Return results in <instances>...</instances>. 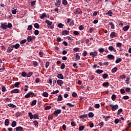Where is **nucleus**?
I'll list each match as a JSON object with an SVG mask.
<instances>
[{
	"mask_svg": "<svg viewBox=\"0 0 131 131\" xmlns=\"http://www.w3.org/2000/svg\"><path fill=\"white\" fill-rule=\"evenodd\" d=\"M110 106L111 107L112 111H115L117 109H118V105L110 104Z\"/></svg>",
	"mask_w": 131,
	"mask_h": 131,
	"instance_id": "1",
	"label": "nucleus"
},
{
	"mask_svg": "<svg viewBox=\"0 0 131 131\" xmlns=\"http://www.w3.org/2000/svg\"><path fill=\"white\" fill-rule=\"evenodd\" d=\"M2 29L4 30L8 29V26L6 25V24H1V26H0Z\"/></svg>",
	"mask_w": 131,
	"mask_h": 131,
	"instance_id": "2",
	"label": "nucleus"
},
{
	"mask_svg": "<svg viewBox=\"0 0 131 131\" xmlns=\"http://www.w3.org/2000/svg\"><path fill=\"white\" fill-rule=\"evenodd\" d=\"M61 110H57L54 111V114L56 117L58 116V114H60L61 113Z\"/></svg>",
	"mask_w": 131,
	"mask_h": 131,
	"instance_id": "3",
	"label": "nucleus"
},
{
	"mask_svg": "<svg viewBox=\"0 0 131 131\" xmlns=\"http://www.w3.org/2000/svg\"><path fill=\"white\" fill-rule=\"evenodd\" d=\"M55 5L57 8H59L61 6V0H57Z\"/></svg>",
	"mask_w": 131,
	"mask_h": 131,
	"instance_id": "4",
	"label": "nucleus"
},
{
	"mask_svg": "<svg viewBox=\"0 0 131 131\" xmlns=\"http://www.w3.org/2000/svg\"><path fill=\"white\" fill-rule=\"evenodd\" d=\"M13 49H14V45H12L11 46H10L9 47H8L7 52L8 53H11V52H12V50Z\"/></svg>",
	"mask_w": 131,
	"mask_h": 131,
	"instance_id": "5",
	"label": "nucleus"
},
{
	"mask_svg": "<svg viewBox=\"0 0 131 131\" xmlns=\"http://www.w3.org/2000/svg\"><path fill=\"white\" fill-rule=\"evenodd\" d=\"M97 55H98V53L96 51L90 53V55L92 56L93 58H95V57L97 56Z\"/></svg>",
	"mask_w": 131,
	"mask_h": 131,
	"instance_id": "6",
	"label": "nucleus"
},
{
	"mask_svg": "<svg viewBox=\"0 0 131 131\" xmlns=\"http://www.w3.org/2000/svg\"><path fill=\"white\" fill-rule=\"evenodd\" d=\"M19 93V90L18 89H14L11 91V94H18Z\"/></svg>",
	"mask_w": 131,
	"mask_h": 131,
	"instance_id": "7",
	"label": "nucleus"
},
{
	"mask_svg": "<svg viewBox=\"0 0 131 131\" xmlns=\"http://www.w3.org/2000/svg\"><path fill=\"white\" fill-rule=\"evenodd\" d=\"M32 94H33L32 92H30L28 93L27 94L25 95V98H26V99H28V98H29V97H30V96H31Z\"/></svg>",
	"mask_w": 131,
	"mask_h": 131,
	"instance_id": "8",
	"label": "nucleus"
},
{
	"mask_svg": "<svg viewBox=\"0 0 131 131\" xmlns=\"http://www.w3.org/2000/svg\"><path fill=\"white\" fill-rule=\"evenodd\" d=\"M69 31L64 30L62 31V35H67V34H69Z\"/></svg>",
	"mask_w": 131,
	"mask_h": 131,
	"instance_id": "9",
	"label": "nucleus"
},
{
	"mask_svg": "<svg viewBox=\"0 0 131 131\" xmlns=\"http://www.w3.org/2000/svg\"><path fill=\"white\" fill-rule=\"evenodd\" d=\"M57 84L58 85H60V86H62V84H63V81L61 80H58L57 81Z\"/></svg>",
	"mask_w": 131,
	"mask_h": 131,
	"instance_id": "10",
	"label": "nucleus"
},
{
	"mask_svg": "<svg viewBox=\"0 0 131 131\" xmlns=\"http://www.w3.org/2000/svg\"><path fill=\"white\" fill-rule=\"evenodd\" d=\"M15 130L16 131H21V130H23V127H21V126H18V127H17L16 128H15Z\"/></svg>",
	"mask_w": 131,
	"mask_h": 131,
	"instance_id": "11",
	"label": "nucleus"
},
{
	"mask_svg": "<svg viewBox=\"0 0 131 131\" xmlns=\"http://www.w3.org/2000/svg\"><path fill=\"white\" fill-rule=\"evenodd\" d=\"M109 51H114V52H116V50L114 49V47L113 46H110L108 47Z\"/></svg>",
	"mask_w": 131,
	"mask_h": 131,
	"instance_id": "12",
	"label": "nucleus"
},
{
	"mask_svg": "<svg viewBox=\"0 0 131 131\" xmlns=\"http://www.w3.org/2000/svg\"><path fill=\"white\" fill-rule=\"evenodd\" d=\"M129 28V26H126L123 27V30H124V31H127Z\"/></svg>",
	"mask_w": 131,
	"mask_h": 131,
	"instance_id": "13",
	"label": "nucleus"
},
{
	"mask_svg": "<svg viewBox=\"0 0 131 131\" xmlns=\"http://www.w3.org/2000/svg\"><path fill=\"white\" fill-rule=\"evenodd\" d=\"M58 78L60 79H64V77H63V75L62 74H59L57 75Z\"/></svg>",
	"mask_w": 131,
	"mask_h": 131,
	"instance_id": "14",
	"label": "nucleus"
},
{
	"mask_svg": "<svg viewBox=\"0 0 131 131\" xmlns=\"http://www.w3.org/2000/svg\"><path fill=\"white\" fill-rule=\"evenodd\" d=\"M103 72H104V71L102 70H97L96 71V73H98V74H101V73H103Z\"/></svg>",
	"mask_w": 131,
	"mask_h": 131,
	"instance_id": "15",
	"label": "nucleus"
},
{
	"mask_svg": "<svg viewBox=\"0 0 131 131\" xmlns=\"http://www.w3.org/2000/svg\"><path fill=\"white\" fill-rule=\"evenodd\" d=\"M45 17H47V14H46V13H42L41 15L40 16V19H43Z\"/></svg>",
	"mask_w": 131,
	"mask_h": 131,
	"instance_id": "16",
	"label": "nucleus"
},
{
	"mask_svg": "<svg viewBox=\"0 0 131 131\" xmlns=\"http://www.w3.org/2000/svg\"><path fill=\"white\" fill-rule=\"evenodd\" d=\"M109 24H110V25L111 26V29H114V28H115V26H114V24H113V23L110 22V23H109Z\"/></svg>",
	"mask_w": 131,
	"mask_h": 131,
	"instance_id": "17",
	"label": "nucleus"
},
{
	"mask_svg": "<svg viewBox=\"0 0 131 131\" xmlns=\"http://www.w3.org/2000/svg\"><path fill=\"white\" fill-rule=\"evenodd\" d=\"M88 117V115H82L79 117V118H86Z\"/></svg>",
	"mask_w": 131,
	"mask_h": 131,
	"instance_id": "18",
	"label": "nucleus"
},
{
	"mask_svg": "<svg viewBox=\"0 0 131 131\" xmlns=\"http://www.w3.org/2000/svg\"><path fill=\"white\" fill-rule=\"evenodd\" d=\"M16 125H17V122H16V121H13L11 124V126H12V127H15Z\"/></svg>",
	"mask_w": 131,
	"mask_h": 131,
	"instance_id": "19",
	"label": "nucleus"
},
{
	"mask_svg": "<svg viewBox=\"0 0 131 131\" xmlns=\"http://www.w3.org/2000/svg\"><path fill=\"white\" fill-rule=\"evenodd\" d=\"M8 106H9V107H10L11 108H16V105H15L12 103L8 104Z\"/></svg>",
	"mask_w": 131,
	"mask_h": 131,
	"instance_id": "20",
	"label": "nucleus"
},
{
	"mask_svg": "<svg viewBox=\"0 0 131 131\" xmlns=\"http://www.w3.org/2000/svg\"><path fill=\"white\" fill-rule=\"evenodd\" d=\"M14 48L17 50V49H19L20 48V45L19 43H16L14 46Z\"/></svg>",
	"mask_w": 131,
	"mask_h": 131,
	"instance_id": "21",
	"label": "nucleus"
},
{
	"mask_svg": "<svg viewBox=\"0 0 131 131\" xmlns=\"http://www.w3.org/2000/svg\"><path fill=\"white\" fill-rule=\"evenodd\" d=\"M110 36L111 37H112V38H114V37H115V32H112L110 34Z\"/></svg>",
	"mask_w": 131,
	"mask_h": 131,
	"instance_id": "22",
	"label": "nucleus"
},
{
	"mask_svg": "<svg viewBox=\"0 0 131 131\" xmlns=\"http://www.w3.org/2000/svg\"><path fill=\"white\" fill-rule=\"evenodd\" d=\"M107 58H108V59H114V56H113V55L110 54L107 55Z\"/></svg>",
	"mask_w": 131,
	"mask_h": 131,
	"instance_id": "23",
	"label": "nucleus"
},
{
	"mask_svg": "<svg viewBox=\"0 0 131 131\" xmlns=\"http://www.w3.org/2000/svg\"><path fill=\"white\" fill-rule=\"evenodd\" d=\"M46 23H47V24H48V25H52L53 22L50 21L49 20H46Z\"/></svg>",
	"mask_w": 131,
	"mask_h": 131,
	"instance_id": "24",
	"label": "nucleus"
},
{
	"mask_svg": "<svg viewBox=\"0 0 131 131\" xmlns=\"http://www.w3.org/2000/svg\"><path fill=\"white\" fill-rule=\"evenodd\" d=\"M116 71H117V68H116V67L114 68L112 70V73H115V72H116Z\"/></svg>",
	"mask_w": 131,
	"mask_h": 131,
	"instance_id": "25",
	"label": "nucleus"
},
{
	"mask_svg": "<svg viewBox=\"0 0 131 131\" xmlns=\"http://www.w3.org/2000/svg\"><path fill=\"white\" fill-rule=\"evenodd\" d=\"M34 27H35V28H36L37 29L39 28V25L37 23H35L34 25Z\"/></svg>",
	"mask_w": 131,
	"mask_h": 131,
	"instance_id": "26",
	"label": "nucleus"
},
{
	"mask_svg": "<svg viewBox=\"0 0 131 131\" xmlns=\"http://www.w3.org/2000/svg\"><path fill=\"white\" fill-rule=\"evenodd\" d=\"M33 118H34V119H39L38 115V114H34L33 115Z\"/></svg>",
	"mask_w": 131,
	"mask_h": 131,
	"instance_id": "27",
	"label": "nucleus"
},
{
	"mask_svg": "<svg viewBox=\"0 0 131 131\" xmlns=\"http://www.w3.org/2000/svg\"><path fill=\"white\" fill-rule=\"evenodd\" d=\"M62 95L60 94L58 97L57 101H62Z\"/></svg>",
	"mask_w": 131,
	"mask_h": 131,
	"instance_id": "28",
	"label": "nucleus"
},
{
	"mask_svg": "<svg viewBox=\"0 0 131 131\" xmlns=\"http://www.w3.org/2000/svg\"><path fill=\"white\" fill-rule=\"evenodd\" d=\"M103 78L104 79H106V78H108V74H107L106 73L105 74H104L103 75V76H102Z\"/></svg>",
	"mask_w": 131,
	"mask_h": 131,
	"instance_id": "29",
	"label": "nucleus"
},
{
	"mask_svg": "<svg viewBox=\"0 0 131 131\" xmlns=\"http://www.w3.org/2000/svg\"><path fill=\"white\" fill-rule=\"evenodd\" d=\"M27 40L28 42L31 41L32 40V37H31V36H29L27 38Z\"/></svg>",
	"mask_w": 131,
	"mask_h": 131,
	"instance_id": "30",
	"label": "nucleus"
},
{
	"mask_svg": "<svg viewBox=\"0 0 131 131\" xmlns=\"http://www.w3.org/2000/svg\"><path fill=\"white\" fill-rule=\"evenodd\" d=\"M17 13V9H14V8H13L12 9V13L13 14H15Z\"/></svg>",
	"mask_w": 131,
	"mask_h": 131,
	"instance_id": "31",
	"label": "nucleus"
},
{
	"mask_svg": "<svg viewBox=\"0 0 131 131\" xmlns=\"http://www.w3.org/2000/svg\"><path fill=\"white\" fill-rule=\"evenodd\" d=\"M121 60H121V58H118V59H116V63L117 64H118V63L121 62Z\"/></svg>",
	"mask_w": 131,
	"mask_h": 131,
	"instance_id": "32",
	"label": "nucleus"
},
{
	"mask_svg": "<svg viewBox=\"0 0 131 131\" xmlns=\"http://www.w3.org/2000/svg\"><path fill=\"white\" fill-rule=\"evenodd\" d=\"M9 119H6V120H5V125H6V126L9 125Z\"/></svg>",
	"mask_w": 131,
	"mask_h": 131,
	"instance_id": "33",
	"label": "nucleus"
},
{
	"mask_svg": "<svg viewBox=\"0 0 131 131\" xmlns=\"http://www.w3.org/2000/svg\"><path fill=\"white\" fill-rule=\"evenodd\" d=\"M62 4L64 5V6H67L68 3L67 2V0H63Z\"/></svg>",
	"mask_w": 131,
	"mask_h": 131,
	"instance_id": "34",
	"label": "nucleus"
},
{
	"mask_svg": "<svg viewBox=\"0 0 131 131\" xmlns=\"http://www.w3.org/2000/svg\"><path fill=\"white\" fill-rule=\"evenodd\" d=\"M34 33L35 35H38V34H39V31L37 30H36L34 31Z\"/></svg>",
	"mask_w": 131,
	"mask_h": 131,
	"instance_id": "35",
	"label": "nucleus"
},
{
	"mask_svg": "<svg viewBox=\"0 0 131 131\" xmlns=\"http://www.w3.org/2000/svg\"><path fill=\"white\" fill-rule=\"evenodd\" d=\"M125 77H126L125 75H123L120 76L119 77V78L120 79H123V78H125Z\"/></svg>",
	"mask_w": 131,
	"mask_h": 131,
	"instance_id": "36",
	"label": "nucleus"
},
{
	"mask_svg": "<svg viewBox=\"0 0 131 131\" xmlns=\"http://www.w3.org/2000/svg\"><path fill=\"white\" fill-rule=\"evenodd\" d=\"M63 26H64V25H62V23H60L57 25V27H59V28H63Z\"/></svg>",
	"mask_w": 131,
	"mask_h": 131,
	"instance_id": "37",
	"label": "nucleus"
},
{
	"mask_svg": "<svg viewBox=\"0 0 131 131\" xmlns=\"http://www.w3.org/2000/svg\"><path fill=\"white\" fill-rule=\"evenodd\" d=\"M19 85H20V82H17L15 83V84H14V86L15 88H18V86H19Z\"/></svg>",
	"mask_w": 131,
	"mask_h": 131,
	"instance_id": "38",
	"label": "nucleus"
},
{
	"mask_svg": "<svg viewBox=\"0 0 131 131\" xmlns=\"http://www.w3.org/2000/svg\"><path fill=\"white\" fill-rule=\"evenodd\" d=\"M116 99V95L114 94L112 96V99L113 100V101H115Z\"/></svg>",
	"mask_w": 131,
	"mask_h": 131,
	"instance_id": "39",
	"label": "nucleus"
},
{
	"mask_svg": "<svg viewBox=\"0 0 131 131\" xmlns=\"http://www.w3.org/2000/svg\"><path fill=\"white\" fill-rule=\"evenodd\" d=\"M102 85H103V86H107V85H109V82H104L102 84Z\"/></svg>",
	"mask_w": 131,
	"mask_h": 131,
	"instance_id": "40",
	"label": "nucleus"
},
{
	"mask_svg": "<svg viewBox=\"0 0 131 131\" xmlns=\"http://www.w3.org/2000/svg\"><path fill=\"white\" fill-rule=\"evenodd\" d=\"M29 116H30V119H33V115H32V113H29Z\"/></svg>",
	"mask_w": 131,
	"mask_h": 131,
	"instance_id": "41",
	"label": "nucleus"
},
{
	"mask_svg": "<svg viewBox=\"0 0 131 131\" xmlns=\"http://www.w3.org/2000/svg\"><path fill=\"white\" fill-rule=\"evenodd\" d=\"M49 95V94L47 92H43V97H45L46 98H47L48 96Z\"/></svg>",
	"mask_w": 131,
	"mask_h": 131,
	"instance_id": "42",
	"label": "nucleus"
},
{
	"mask_svg": "<svg viewBox=\"0 0 131 131\" xmlns=\"http://www.w3.org/2000/svg\"><path fill=\"white\" fill-rule=\"evenodd\" d=\"M52 108L51 106H47L45 107V110H50Z\"/></svg>",
	"mask_w": 131,
	"mask_h": 131,
	"instance_id": "43",
	"label": "nucleus"
},
{
	"mask_svg": "<svg viewBox=\"0 0 131 131\" xmlns=\"http://www.w3.org/2000/svg\"><path fill=\"white\" fill-rule=\"evenodd\" d=\"M125 81H126V83H127V84H128V83H129V77H127L126 78Z\"/></svg>",
	"mask_w": 131,
	"mask_h": 131,
	"instance_id": "44",
	"label": "nucleus"
},
{
	"mask_svg": "<svg viewBox=\"0 0 131 131\" xmlns=\"http://www.w3.org/2000/svg\"><path fill=\"white\" fill-rule=\"evenodd\" d=\"M121 46H122V44L120 42L117 43V48H121Z\"/></svg>",
	"mask_w": 131,
	"mask_h": 131,
	"instance_id": "45",
	"label": "nucleus"
},
{
	"mask_svg": "<svg viewBox=\"0 0 131 131\" xmlns=\"http://www.w3.org/2000/svg\"><path fill=\"white\" fill-rule=\"evenodd\" d=\"M76 12L78 14H82V11L79 9H77Z\"/></svg>",
	"mask_w": 131,
	"mask_h": 131,
	"instance_id": "46",
	"label": "nucleus"
},
{
	"mask_svg": "<svg viewBox=\"0 0 131 131\" xmlns=\"http://www.w3.org/2000/svg\"><path fill=\"white\" fill-rule=\"evenodd\" d=\"M123 110L122 108H120L119 109L118 111V113H117V115H120V113H121V112H122Z\"/></svg>",
	"mask_w": 131,
	"mask_h": 131,
	"instance_id": "47",
	"label": "nucleus"
},
{
	"mask_svg": "<svg viewBox=\"0 0 131 131\" xmlns=\"http://www.w3.org/2000/svg\"><path fill=\"white\" fill-rule=\"evenodd\" d=\"M27 76V74H26V73L25 72H22L21 76H23V77H25Z\"/></svg>",
	"mask_w": 131,
	"mask_h": 131,
	"instance_id": "48",
	"label": "nucleus"
},
{
	"mask_svg": "<svg viewBox=\"0 0 131 131\" xmlns=\"http://www.w3.org/2000/svg\"><path fill=\"white\" fill-rule=\"evenodd\" d=\"M33 74V73H32V72L28 73V74L27 75V77H30L31 76V75H32Z\"/></svg>",
	"mask_w": 131,
	"mask_h": 131,
	"instance_id": "49",
	"label": "nucleus"
},
{
	"mask_svg": "<svg viewBox=\"0 0 131 131\" xmlns=\"http://www.w3.org/2000/svg\"><path fill=\"white\" fill-rule=\"evenodd\" d=\"M123 99L124 100H128V99H129V97H128V96H124L123 97Z\"/></svg>",
	"mask_w": 131,
	"mask_h": 131,
	"instance_id": "50",
	"label": "nucleus"
},
{
	"mask_svg": "<svg viewBox=\"0 0 131 131\" xmlns=\"http://www.w3.org/2000/svg\"><path fill=\"white\" fill-rule=\"evenodd\" d=\"M49 66H50V62L47 61L46 63V66H45L46 68H48V67H49Z\"/></svg>",
	"mask_w": 131,
	"mask_h": 131,
	"instance_id": "51",
	"label": "nucleus"
},
{
	"mask_svg": "<svg viewBox=\"0 0 131 131\" xmlns=\"http://www.w3.org/2000/svg\"><path fill=\"white\" fill-rule=\"evenodd\" d=\"M33 65H34V66L35 67H36L37 66V65H38V62H37V61H33Z\"/></svg>",
	"mask_w": 131,
	"mask_h": 131,
	"instance_id": "52",
	"label": "nucleus"
},
{
	"mask_svg": "<svg viewBox=\"0 0 131 131\" xmlns=\"http://www.w3.org/2000/svg\"><path fill=\"white\" fill-rule=\"evenodd\" d=\"M61 69H65V64L62 63L60 67Z\"/></svg>",
	"mask_w": 131,
	"mask_h": 131,
	"instance_id": "53",
	"label": "nucleus"
},
{
	"mask_svg": "<svg viewBox=\"0 0 131 131\" xmlns=\"http://www.w3.org/2000/svg\"><path fill=\"white\" fill-rule=\"evenodd\" d=\"M76 60H79V59H80V56H79L77 53L76 54Z\"/></svg>",
	"mask_w": 131,
	"mask_h": 131,
	"instance_id": "54",
	"label": "nucleus"
},
{
	"mask_svg": "<svg viewBox=\"0 0 131 131\" xmlns=\"http://www.w3.org/2000/svg\"><path fill=\"white\" fill-rule=\"evenodd\" d=\"M89 117H90V118H92L94 116V113H89Z\"/></svg>",
	"mask_w": 131,
	"mask_h": 131,
	"instance_id": "55",
	"label": "nucleus"
},
{
	"mask_svg": "<svg viewBox=\"0 0 131 131\" xmlns=\"http://www.w3.org/2000/svg\"><path fill=\"white\" fill-rule=\"evenodd\" d=\"M84 129V126H81L79 127V130H83Z\"/></svg>",
	"mask_w": 131,
	"mask_h": 131,
	"instance_id": "56",
	"label": "nucleus"
},
{
	"mask_svg": "<svg viewBox=\"0 0 131 131\" xmlns=\"http://www.w3.org/2000/svg\"><path fill=\"white\" fill-rule=\"evenodd\" d=\"M104 51L105 50L104 49V48H100L99 49V52L100 53H103Z\"/></svg>",
	"mask_w": 131,
	"mask_h": 131,
	"instance_id": "57",
	"label": "nucleus"
},
{
	"mask_svg": "<svg viewBox=\"0 0 131 131\" xmlns=\"http://www.w3.org/2000/svg\"><path fill=\"white\" fill-rule=\"evenodd\" d=\"M39 81H40V79L39 78H36V79H35L36 83H38V82H39Z\"/></svg>",
	"mask_w": 131,
	"mask_h": 131,
	"instance_id": "58",
	"label": "nucleus"
},
{
	"mask_svg": "<svg viewBox=\"0 0 131 131\" xmlns=\"http://www.w3.org/2000/svg\"><path fill=\"white\" fill-rule=\"evenodd\" d=\"M32 29V26L31 25H29L28 26V29H27V30H31Z\"/></svg>",
	"mask_w": 131,
	"mask_h": 131,
	"instance_id": "59",
	"label": "nucleus"
},
{
	"mask_svg": "<svg viewBox=\"0 0 131 131\" xmlns=\"http://www.w3.org/2000/svg\"><path fill=\"white\" fill-rule=\"evenodd\" d=\"M36 104V100H33L31 103L32 106H34Z\"/></svg>",
	"mask_w": 131,
	"mask_h": 131,
	"instance_id": "60",
	"label": "nucleus"
},
{
	"mask_svg": "<svg viewBox=\"0 0 131 131\" xmlns=\"http://www.w3.org/2000/svg\"><path fill=\"white\" fill-rule=\"evenodd\" d=\"M67 105L68 106H69L70 107H74V104H72L70 103H68L67 104Z\"/></svg>",
	"mask_w": 131,
	"mask_h": 131,
	"instance_id": "61",
	"label": "nucleus"
},
{
	"mask_svg": "<svg viewBox=\"0 0 131 131\" xmlns=\"http://www.w3.org/2000/svg\"><path fill=\"white\" fill-rule=\"evenodd\" d=\"M27 40L26 39H24V40H22L21 41H20V43L21 45H24V43H25V42H26Z\"/></svg>",
	"mask_w": 131,
	"mask_h": 131,
	"instance_id": "62",
	"label": "nucleus"
},
{
	"mask_svg": "<svg viewBox=\"0 0 131 131\" xmlns=\"http://www.w3.org/2000/svg\"><path fill=\"white\" fill-rule=\"evenodd\" d=\"M12 24L9 23L7 25V28H12Z\"/></svg>",
	"mask_w": 131,
	"mask_h": 131,
	"instance_id": "63",
	"label": "nucleus"
},
{
	"mask_svg": "<svg viewBox=\"0 0 131 131\" xmlns=\"http://www.w3.org/2000/svg\"><path fill=\"white\" fill-rule=\"evenodd\" d=\"M2 92H6V87L5 86H2Z\"/></svg>",
	"mask_w": 131,
	"mask_h": 131,
	"instance_id": "64",
	"label": "nucleus"
}]
</instances>
